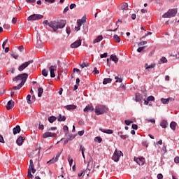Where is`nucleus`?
<instances>
[{"mask_svg":"<svg viewBox=\"0 0 179 179\" xmlns=\"http://www.w3.org/2000/svg\"><path fill=\"white\" fill-rule=\"evenodd\" d=\"M43 24L49 26V27H51L53 31H57L58 29H64V27L66 26V21L64 20L59 21L55 20L51 22H48V20H44Z\"/></svg>","mask_w":179,"mask_h":179,"instance_id":"obj_1","label":"nucleus"},{"mask_svg":"<svg viewBox=\"0 0 179 179\" xmlns=\"http://www.w3.org/2000/svg\"><path fill=\"white\" fill-rule=\"evenodd\" d=\"M27 78H29V74L24 73L22 74H19L16 77L13 78V82H17L20 80V83L17 86L13 87L12 89L13 90H19L23 87L24 84L26 83V80H27Z\"/></svg>","mask_w":179,"mask_h":179,"instance_id":"obj_2","label":"nucleus"},{"mask_svg":"<svg viewBox=\"0 0 179 179\" xmlns=\"http://www.w3.org/2000/svg\"><path fill=\"white\" fill-rule=\"evenodd\" d=\"M108 111V108L103 105H99L95 108V114L96 115H101V114H104Z\"/></svg>","mask_w":179,"mask_h":179,"instance_id":"obj_3","label":"nucleus"},{"mask_svg":"<svg viewBox=\"0 0 179 179\" xmlns=\"http://www.w3.org/2000/svg\"><path fill=\"white\" fill-rule=\"evenodd\" d=\"M177 8L170 9L168 10L167 13L162 15V17H164V19L167 17H174V16L177 15Z\"/></svg>","mask_w":179,"mask_h":179,"instance_id":"obj_4","label":"nucleus"},{"mask_svg":"<svg viewBox=\"0 0 179 179\" xmlns=\"http://www.w3.org/2000/svg\"><path fill=\"white\" fill-rule=\"evenodd\" d=\"M44 17V15L41 14H33L27 17L28 22H30L31 20H41V19H43Z\"/></svg>","mask_w":179,"mask_h":179,"instance_id":"obj_5","label":"nucleus"},{"mask_svg":"<svg viewBox=\"0 0 179 179\" xmlns=\"http://www.w3.org/2000/svg\"><path fill=\"white\" fill-rule=\"evenodd\" d=\"M121 156H122V152L115 150L112 157V160H114V162H119Z\"/></svg>","mask_w":179,"mask_h":179,"instance_id":"obj_6","label":"nucleus"},{"mask_svg":"<svg viewBox=\"0 0 179 179\" xmlns=\"http://www.w3.org/2000/svg\"><path fill=\"white\" fill-rule=\"evenodd\" d=\"M30 64H33V60H29L25 63H23L21 66H19L18 71H20V72L24 71V69H26V68H27Z\"/></svg>","mask_w":179,"mask_h":179,"instance_id":"obj_7","label":"nucleus"},{"mask_svg":"<svg viewBox=\"0 0 179 179\" xmlns=\"http://www.w3.org/2000/svg\"><path fill=\"white\" fill-rule=\"evenodd\" d=\"M82 45V40L79 39L76 41L74 43L71 44V48H78V47H80Z\"/></svg>","mask_w":179,"mask_h":179,"instance_id":"obj_8","label":"nucleus"},{"mask_svg":"<svg viewBox=\"0 0 179 179\" xmlns=\"http://www.w3.org/2000/svg\"><path fill=\"white\" fill-rule=\"evenodd\" d=\"M145 71H147V72H150V71H152V69H153V68H156V64L153 63L151 64L150 65L148 64V63H146L144 66Z\"/></svg>","mask_w":179,"mask_h":179,"instance_id":"obj_9","label":"nucleus"},{"mask_svg":"<svg viewBox=\"0 0 179 179\" xmlns=\"http://www.w3.org/2000/svg\"><path fill=\"white\" fill-rule=\"evenodd\" d=\"M50 71V78H55V72H57V66H51L49 68Z\"/></svg>","mask_w":179,"mask_h":179,"instance_id":"obj_10","label":"nucleus"},{"mask_svg":"<svg viewBox=\"0 0 179 179\" xmlns=\"http://www.w3.org/2000/svg\"><path fill=\"white\" fill-rule=\"evenodd\" d=\"M119 10H128V3H122L119 6Z\"/></svg>","mask_w":179,"mask_h":179,"instance_id":"obj_11","label":"nucleus"},{"mask_svg":"<svg viewBox=\"0 0 179 179\" xmlns=\"http://www.w3.org/2000/svg\"><path fill=\"white\" fill-rule=\"evenodd\" d=\"M54 136H55V134L54 133H52V132H46V133H44L43 135H42V137L45 139L47 138H54Z\"/></svg>","mask_w":179,"mask_h":179,"instance_id":"obj_12","label":"nucleus"},{"mask_svg":"<svg viewBox=\"0 0 179 179\" xmlns=\"http://www.w3.org/2000/svg\"><path fill=\"white\" fill-rule=\"evenodd\" d=\"M143 99V96H142V94H141V93L137 92L135 94V101H136V103H138L139 101H142V99Z\"/></svg>","mask_w":179,"mask_h":179,"instance_id":"obj_13","label":"nucleus"},{"mask_svg":"<svg viewBox=\"0 0 179 179\" xmlns=\"http://www.w3.org/2000/svg\"><path fill=\"white\" fill-rule=\"evenodd\" d=\"M13 106H15V101L13 100L8 101L6 106L7 110H12L13 108Z\"/></svg>","mask_w":179,"mask_h":179,"instance_id":"obj_14","label":"nucleus"},{"mask_svg":"<svg viewBox=\"0 0 179 179\" xmlns=\"http://www.w3.org/2000/svg\"><path fill=\"white\" fill-rule=\"evenodd\" d=\"M24 141V137L20 136L16 141V143L17 145H18V146H22V145H23V142Z\"/></svg>","mask_w":179,"mask_h":179,"instance_id":"obj_15","label":"nucleus"},{"mask_svg":"<svg viewBox=\"0 0 179 179\" xmlns=\"http://www.w3.org/2000/svg\"><path fill=\"white\" fill-rule=\"evenodd\" d=\"M134 162H136L139 166H143L145 163L143 162V157L141 158H136L134 157Z\"/></svg>","mask_w":179,"mask_h":179,"instance_id":"obj_16","label":"nucleus"},{"mask_svg":"<svg viewBox=\"0 0 179 179\" xmlns=\"http://www.w3.org/2000/svg\"><path fill=\"white\" fill-rule=\"evenodd\" d=\"M21 131L20 126L17 125L13 129V135H17V134H20Z\"/></svg>","mask_w":179,"mask_h":179,"instance_id":"obj_17","label":"nucleus"},{"mask_svg":"<svg viewBox=\"0 0 179 179\" xmlns=\"http://www.w3.org/2000/svg\"><path fill=\"white\" fill-rule=\"evenodd\" d=\"M93 110H94L93 106L88 105L84 108V113H89V111H93Z\"/></svg>","mask_w":179,"mask_h":179,"instance_id":"obj_18","label":"nucleus"},{"mask_svg":"<svg viewBox=\"0 0 179 179\" xmlns=\"http://www.w3.org/2000/svg\"><path fill=\"white\" fill-rule=\"evenodd\" d=\"M120 22L122 23V20H121L120 19H118L115 23V25L117 27L115 29H109V31H117V30H118V28L120 27V25H118V23Z\"/></svg>","mask_w":179,"mask_h":179,"instance_id":"obj_19","label":"nucleus"},{"mask_svg":"<svg viewBox=\"0 0 179 179\" xmlns=\"http://www.w3.org/2000/svg\"><path fill=\"white\" fill-rule=\"evenodd\" d=\"M99 131H101V132H103V134H108V135H111L113 132L111 129H99Z\"/></svg>","mask_w":179,"mask_h":179,"instance_id":"obj_20","label":"nucleus"},{"mask_svg":"<svg viewBox=\"0 0 179 179\" xmlns=\"http://www.w3.org/2000/svg\"><path fill=\"white\" fill-rule=\"evenodd\" d=\"M101 40H103V35L97 36V38L94 40L93 43L96 44V43H100Z\"/></svg>","mask_w":179,"mask_h":179,"instance_id":"obj_21","label":"nucleus"},{"mask_svg":"<svg viewBox=\"0 0 179 179\" xmlns=\"http://www.w3.org/2000/svg\"><path fill=\"white\" fill-rule=\"evenodd\" d=\"M66 117L65 116H62V115L59 114V116L57 117V121L59 122H62V121H66Z\"/></svg>","mask_w":179,"mask_h":179,"instance_id":"obj_22","label":"nucleus"},{"mask_svg":"<svg viewBox=\"0 0 179 179\" xmlns=\"http://www.w3.org/2000/svg\"><path fill=\"white\" fill-rule=\"evenodd\" d=\"M80 26H82V21L80 20H77V27H76V31H79L80 30Z\"/></svg>","mask_w":179,"mask_h":179,"instance_id":"obj_23","label":"nucleus"},{"mask_svg":"<svg viewBox=\"0 0 179 179\" xmlns=\"http://www.w3.org/2000/svg\"><path fill=\"white\" fill-rule=\"evenodd\" d=\"M64 108H66V110H76V105H67Z\"/></svg>","mask_w":179,"mask_h":179,"instance_id":"obj_24","label":"nucleus"},{"mask_svg":"<svg viewBox=\"0 0 179 179\" xmlns=\"http://www.w3.org/2000/svg\"><path fill=\"white\" fill-rule=\"evenodd\" d=\"M160 126L162 128H167V127H169V123L167 122V120H162V122L160 123Z\"/></svg>","mask_w":179,"mask_h":179,"instance_id":"obj_25","label":"nucleus"},{"mask_svg":"<svg viewBox=\"0 0 179 179\" xmlns=\"http://www.w3.org/2000/svg\"><path fill=\"white\" fill-rule=\"evenodd\" d=\"M110 60L114 61L115 64H117L118 62V57H117V55H111Z\"/></svg>","mask_w":179,"mask_h":179,"instance_id":"obj_26","label":"nucleus"},{"mask_svg":"<svg viewBox=\"0 0 179 179\" xmlns=\"http://www.w3.org/2000/svg\"><path fill=\"white\" fill-rule=\"evenodd\" d=\"M48 121L50 124H52L55 121H57V117L55 116H50L48 117Z\"/></svg>","mask_w":179,"mask_h":179,"instance_id":"obj_27","label":"nucleus"},{"mask_svg":"<svg viewBox=\"0 0 179 179\" xmlns=\"http://www.w3.org/2000/svg\"><path fill=\"white\" fill-rule=\"evenodd\" d=\"M176 127H177V123L176 122H171L170 128L172 129L173 131H176Z\"/></svg>","mask_w":179,"mask_h":179,"instance_id":"obj_28","label":"nucleus"},{"mask_svg":"<svg viewBox=\"0 0 179 179\" xmlns=\"http://www.w3.org/2000/svg\"><path fill=\"white\" fill-rule=\"evenodd\" d=\"M38 97H41L43 93L44 92V90H43V87H39L38 89Z\"/></svg>","mask_w":179,"mask_h":179,"instance_id":"obj_29","label":"nucleus"},{"mask_svg":"<svg viewBox=\"0 0 179 179\" xmlns=\"http://www.w3.org/2000/svg\"><path fill=\"white\" fill-rule=\"evenodd\" d=\"M112 80H113L111 78H104L103 81V85H107V83H111Z\"/></svg>","mask_w":179,"mask_h":179,"instance_id":"obj_30","label":"nucleus"},{"mask_svg":"<svg viewBox=\"0 0 179 179\" xmlns=\"http://www.w3.org/2000/svg\"><path fill=\"white\" fill-rule=\"evenodd\" d=\"M94 142H98V143H101L103 142V138L100 136H96L94 138Z\"/></svg>","mask_w":179,"mask_h":179,"instance_id":"obj_31","label":"nucleus"},{"mask_svg":"<svg viewBox=\"0 0 179 179\" xmlns=\"http://www.w3.org/2000/svg\"><path fill=\"white\" fill-rule=\"evenodd\" d=\"M10 55H11V57H13V58H14L15 59H17L19 58V55H18L17 53H16V52H12L10 53Z\"/></svg>","mask_w":179,"mask_h":179,"instance_id":"obj_32","label":"nucleus"},{"mask_svg":"<svg viewBox=\"0 0 179 179\" xmlns=\"http://www.w3.org/2000/svg\"><path fill=\"white\" fill-rule=\"evenodd\" d=\"M113 38L115 43H120L121 41V38H120L118 35H114Z\"/></svg>","mask_w":179,"mask_h":179,"instance_id":"obj_33","label":"nucleus"},{"mask_svg":"<svg viewBox=\"0 0 179 179\" xmlns=\"http://www.w3.org/2000/svg\"><path fill=\"white\" fill-rule=\"evenodd\" d=\"M31 169H34V163L33 162V159H30L29 161V166L28 170H31Z\"/></svg>","mask_w":179,"mask_h":179,"instance_id":"obj_34","label":"nucleus"},{"mask_svg":"<svg viewBox=\"0 0 179 179\" xmlns=\"http://www.w3.org/2000/svg\"><path fill=\"white\" fill-rule=\"evenodd\" d=\"M27 101L28 104H31L32 103V102H31V95L28 94L27 96Z\"/></svg>","mask_w":179,"mask_h":179,"instance_id":"obj_35","label":"nucleus"},{"mask_svg":"<svg viewBox=\"0 0 179 179\" xmlns=\"http://www.w3.org/2000/svg\"><path fill=\"white\" fill-rule=\"evenodd\" d=\"M161 103H162V104H169V99H168L162 98L161 99Z\"/></svg>","mask_w":179,"mask_h":179,"instance_id":"obj_36","label":"nucleus"},{"mask_svg":"<svg viewBox=\"0 0 179 179\" xmlns=\"http://www.w3.org/2000/svg\"><path fill=\"white\" fill-rule=\"evenodd\" d=\"M42 75H43V76H45V77L48 76V70L43 69L42 70Z\"/></svg>","mask_w":179,"mask_h":179,"instance_id":"obj_37","label":"nucleus"},{"mask_svg":"<svg viewBox=\"0 0 179 179\" xmlns=\"http://www.w3.org/2000/svg\"><path fill=\"white\" fill-rule=\"evenodd\" d=\"M89 66H90V64L88 62H84L82 64H80V68H82V69H83V68L87 67Z\"/></svg>","mask_w":179,"mask_h":179,"instance_id":"obj_38","label":"nucleus"},{"mask_svg":"<svg viewBox=\"0 0 179 179\" xmlns=\"http://www.w3.org/2000/svg\"><path fill=\"white\" fill-rule=\"evenodd\" d=\"M57 161H56L55 159L52 158V159L49 160L47 162V164H54V163H57Z\"/></svg>","mask_w":179,"mask_h":179,"instance_id":"obj_39","label":"nucleus"},{"mask_svg":"<svg viewBox=\"0 0 179 179\" xmlns=\"http://www.w3.org/2000/svg\"><path fill=\"white\" fill-rule=\"evenodd\" d=\"M146 46L140 47L137 49L138 52H142V51H145Z\"/></svg>","mask_w":179,"mask_h":179,"instance_id":"obj_40","label":"nucleus"},{"mask_svg":"<svg viewBox=\"0 0 179 179\" xmlns=\"http://www.w3.org/2000/svg\"><path fill=\"white\" fill-rule=\"evenodd\" d=\"M63 130L65 134H68V132H69V128L66 125L63 127Z\"/></svg>","mask_w":179,"mask_h":179,"instance_id":"obj_41","label":"nucleus"},{"mask_svg":"<svg viewBox=\"0 0 179 179\" xmlns=\"http://www.w3.org/2000/svg\"><path fill=\"white\" fill-rule=\"evenodd\" d=\"M92 73L94 75H99L100 73V71L97 70L96 67L94 69V71H92Z\"/></svg>","mask_w":179,"mask_h":179,"instance_id":"obj_42","label":"nucleus"},{"mask_svg":"<svg viewBox=\"0 0 179 179\" xmlns=\"http://www.w3.org/2000/svg\"><path fill=\"white\" fill-rule=\"evenodd\" d=\"M162 153H166L167 152V146L164 145L162 148Z\"/></svg>","mask_w":179,"mask_h":179,"instance_id":"obj_43","label":"nucleus"},{"mask_svg":"<svg viewBox=\"0 0 179 179\" xmlns=\"http://www.w3.org/2000/svg\"><path fill=\"white\" fill-rule=\"evenodd\" d=\"M115 79L116 80V83H122V78H119L118 76L115 77Z\"/></svg>","mask_w":179,"mask_h":179,"instance_id":"obj_44","label":"nucleus"},{"mask_svg":"<svg viewBox=\"0 0 179 179\" xmlns=\"http://www.w3.org/2000/svg\"><path fill=\"white\" fill-rule=\"evenodd\" d=\"M28 178H33V175L31 174V170L28 169V173H27Z\"/></svg>","mask_w":179,"mask_h":179,"instance_id":"obj_45","label":"nucleus"},{"mask_svg":"<svg viewBox=\"0 0 179 179\" xmlns=\"http://www.w3.org/2000/svg\"><path fill=\"white\" fill-rule=\"evenodd\" d=\"M148 44V41H141L138 43V47H141V45H145Z\"/></svg>","mask_w":179,"mask_h":179,"instance_id":"obj_46","label":"nucleus"},{"mask_svg":"<svg viewBox=\"0 0 179 179\" xmlns=\"http://www.w3.org/2000/svg\"><path fill=\"white\" fill-rule=\"evenodd\" d=\"M148 101H155V96H150L148 97Z\"/></svg>","mask_w":179,"mask_h":179,"instance_id":"obj_47","label":"nucleus"},{"mask_svg":"<svg viewBox=\"0 0 179 179\" xmlns=\"http://www.w3.org/2000/svg\"><path fill=\"white\" fill-rule=\"evenodd\" d=\"M160 61L162 62V64H166V62H167V59L163 57L161 58Z\"/></svg>","mask_w":179,"mask_h":179,"instance_id":"obj_48","label":"nucleus"},{"mask_svg":"<svg viewBox=\"0 0 179 179\" xmlns=\"http://www.w3.org/2000/svg\"><path fill=\"white\" fill-rule=\"evenodd\" d=\"M83 30H84L85 33H87V31H89V28H88L87 25L83 26Z\"/></svg>","mask_w":179,"mask_h":179,"instance_id":"obj_49","label":"nucleus"},{"mask_svg":"<svg viewBox=\"0 0 179 179\" xmlns=\"http://www.w3.org/2000/svg\"><path fill=\"white\" fill-rule=\"evenodd\" d=\"M3 29H5L6 30H9V29H10V25H9L8 24H5L3 25Z\"/></svg>","mask_w":179,"mask_h":179,"instance_id":"obj_50","label":"nucleus"},{"mask_svg":"<svg viewBox=\"0 0 179 179\" xmlns=\"http://www.w3.org/2000/svg\"><path fill=\"white\" fill-rule=\"evenodd\" d=\"M84 134H85V130H82L78 132V135H79L80 136H83Z\"/></svg>","mask_w":179,"mask_h":179,"instance_id":"obj_51","label":"nucleus"},{"mask_svg":"<svg viewBox=\"0 0 179 179\" xmlns=\"http://www.w3.org/2000/svg\"><path fill=\"white\" fill-rule=\"evenodd\" d=\"M61 153H62V152H58L57 155H56V157H55V159L57 162H58V159H59V156H61Z\"/></svg>","mask_w":179,"mask_h":179,"instance_id":"obj_52","label":"nucleus"},{"mask_svg":"<svg viewBox=\"0 0 179 179\" xmlns=\"http://www.w3.org/2000/svg\"><path fill=\"white\" fill-rule=\"evenodd\" d=\"M68 161H69L70 167H72V164H73V159H70V158H69Z\"/></svg>","mask_w":179,"mask_h":179,"instance_id":"obj_53","label":"nucleus"},{"mask_svg":"<svg viewBox=\"0 0 179 179\" xmlns=\"http://www.w3.org/2000/svg\"><path fill=\"white\" fill-rule=\"evenodd\" d=\"M66 31L67 34H69V35L71 34V27H66Z\"/></svg>","mask_w":179,"mask_h":179,"instance_id":"obj_54","label":"nucleus"},{"mask_svg":"<svg viewBox=\"0 0 179 179\" xmlns=\"http://www.w3.org/2000/svg\"><path fill=\"white\" fill-rule=\"evenodd\" d=\"M73 72H77L78 75H80V70H79V69L74 68Z\"/></svg>","mask_w":179,"mask_h":179,"instance_id":"obj_55","label":"nucleus"},{"mask_svg":"<svg viewBox=\"0 0 179 179\" xmlns=\"http://www.w3.org/2000/svg\"><path fill=\"white\" fill-rule=\"evenodd\" d=\"M121 139H128L129 138V136L125 134V135H123V136H121Z\"/></svg>","mask_w":179,"mask_h":179,"instance_id":"obj_56","label":"nucleus"},{"mask_svg":"<svg viewBox=\"0 0 179 179\" xmlns=\"http://www.w3.org/2000/svg\"><path fill=\"white\" fill-rule=\"evenodd\" d=\"M6 43H8V39H6L2 44V48L5 49V45H6Z\"/></svg>","mask_w":179,"mask_h":179,"instance_id":"obj_57","label":"nucleus"},{"mask_svg":"<svg viewBox=\"0 0 179 179\" xmlns=\"http://www.w3.org/2000/svg\"><path fill=\"white\" fill-rule=\"evenodd\" d=\"M85 173H86L87 177H89V174H90V169L87 168V169L85 171Z\"/></svg>","mask_w":179,"mask_h":179,"instance_id":"obj_58","label":"nucleus"},{"mask_svg":"<svg viewBox=\"0 0 179 179\" xmlns=\"http://www.w3.org/2000/svg\"><path fill=\"white\" fill-rule=\"evenodd\" d=\"M124 123L126 124V125H131V124H132V121L125 120Z\"/></svg>","mask_w":179,"mask_h":179,"instance_id":"obj_59","label":"nucleus"},{"mask_svg":"<svg viewBox=\"0 0 179 179\" xmlns=\"http://www.w3.org/2000/svg\"><path fill=\"white\" fill-rule=\"evenodd\" d=\"M107 56H108L107 53H103L100 55V57L101 58H107Z\"/></svg>","mask_w":179,"mask_h":179,"instance_id":"obj_60","label":"nucleus"},{"mask_svg":"<svg viewBox=\"0 0 179 179\" xmlns=\"http://www.w3.org/2000/svg\"><path fill=\"white\" fill-rule=\"evenodd\" d=\"M131 128L133 129H138V125L137 124H133L132 126H131Z\"/></svg>","mask_w":179,"mask_h":179,"instance_id":"obj_61","label":"nucleus"},{"mask_svg":"<svg viewBox=\"0 0 179 179\" xmlns=\"http://www.w3.org/2000/svg\"><path fill=\"white\" fill-rule=\"evenodd\" d=\"M74 8H76V4L75 3H71L70 5V9H73Z\"/></svg>","mask_w":179,"mask_h":179,"instance_id":"obj_62","label":"nucleus"},{"mask_svg":"<svg viewBox=\"0 0 179 179\" xmlns=\"http://www.w3.org/2000/svg\"><path fill=\"white\" fill-rule=\"evenodd\" d=\"M157 178H158V179H163V174L159 173V174L157 175Z\"/></svg>","mask_w":179,"mask_h":179,"instance_id":"obj_63","label":"nucleus"},{"mask_svg":"<svg viewBox=\"0 0 179 179\" xmlns=\"http://www.w3.org/2000/svg\"><path fill=\"white\" fill-rule=\"evenodd\" d=\"M174 160L175 163H179V157H176Z\"/></svg>","mask_w":179,"mask_h":179,"instance_id":"obj_64","label":"nucleus"}]
</instances>
